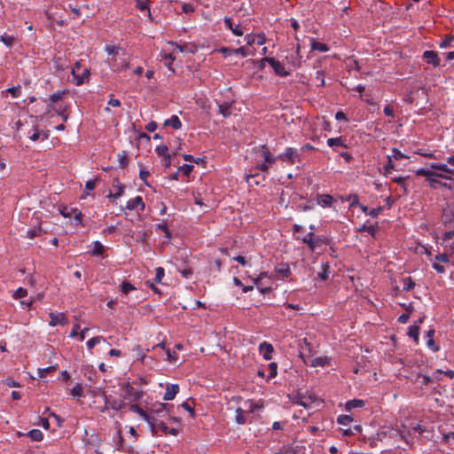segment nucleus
I'll return each mask as SVG.
<instances>
[{
    "instance_id": "6e6552de",
    "label": "nucleus",
    "mask_w": 454,
    "mask_h": 454,
    "mask_svg": "<svg viewBox=\"0 0 454 454\" xmlns=\"http://www.w3.org/2000/svg\"><path fill=\"white\" fill-rule=\"evenodd\" d=\"M123 389L134 402H137L143 397L144 392L136 389L129 382L124 384Z\"/></svg>"
},
{
    "instance_id": "13d9d810",
    "label": "nucleus",
    "mask_w": 454,
    "mask_h": 454,
    "mask_svg": "<svg viewBox=\"0 0 454 454\" xmlns=\"http://www.w3.org/2000/svg\"><path fill=\"white\" fill-rule=\"evenodd\" d=\"M150 176V173L148 170H145V169H141L140 172H139V177L140 179L144 182V184L147 186H149L150 184H148L147 182V178L148 176Z\"/></svg>"
},
{
    "instance_id": "e433bc0d",
    "label": "nucleus",
    "mask_w": 454,
    "mask_h": 454,
    "mask_svg": "<svg viewBox=\"0 0 454 454\" xmlns=\"http://www.w3.org/2000/svg\"><path fill=\"white\" fill-rule=\"evenodd\" d=\"M42 234H43V230L39 226V227L33 228V229H29L27 231L26 237L28 239H34L35 237L41 236Z\"/></svg>"
},
{
    "instance_id": "9d476101",
    "label": "nucleus",
    "mask_w": 454,
    "mask_h": 454,
    "mask_svg": "<svg viewBox=\"0 0 454 454\" xmlns=\"http://www.w3.org/2000/svg\"><path fill=\"white\" fill-rule=\"evenodd\" d=\"M274 351L273 346L267 342L262 341L259 345V352L262 356L263 359L269 361L272 359V353Z\"/></svg>"
},
{
    "instance_id": "a878e982",
    "label": "nucleus",
    "mask_w": 454,
    "mask_h": 454,
    "mask_svg": "<svg viewBox=\"0 0 454 454\" xmlns=\"http://www.w3.org/2000/svg\"><path fill=\"white\" fill-rule=\"evenodd\" d=\"M430 168L434 170H439L449 175H454V169L450 168L447 164L431 163Z\"/></svg>"
},
{
    "instance_id": "6ab92c4d",
    "label": "nucleus",
    "mask_w": 454,
    "mask_h": 454,
    "mask_svg": "<svg viewBox=\"0 0 454 454\" xmlns=\"http://www.w3.org/2000/svg\"><path fill=\"white\" fill-rule=\"evenodd\" d=\"M178 392L179 386L177 384L168 385L163 399L166 401L173 400Z\"/></svg>"
},
{
    "instance_id": "f704fd0d",
    "label": "nucleus",
    "mask_w": 454,
    "mask_h": 454,
    "mask_svg": "<svg viewBox=\"0 0 454 454\" xmlns=\"http://www.w3.org/2000/svg\"><path fill=\"white\" fill-rule=\"evenodd\" d=\"M236 422L240 425H244L247 423V419L245 417V410L242 408H238L236 410Z\"/></svg>"
},
{
    "instance_id": "603ef678",
    "label": "nucleus",
    "mask_w": 454,
    "mask_h": 454,
    "mask_svg": "<svg viewBox=\"0 0 454 454\" xmlns=\"http://www.w3.org/2000/svg\"><path fill=\"white\" fill-rule=\"evenodd\" d=\"M120 167L124 168L128 165V156L126 152H122L118 155Z\"/></svg>"
},
{
    "instance_id": "5fc2aeb1",
    "label": "nucleus",
    "mask_w": 454,
    "mask_h": 454,
    "mask_svg": "<svg viewBox=\"0 0 454 454\" xmlns=\"http://www.w3.org/2000/svg\"><path fill=\"white\" fill-rule=\"evenodd\" d=\"M102 340V337H93L91 339H90L87 343H86V346L89 349H91L93 348L97 344H98Z\"/></svg>"
},
{
    "instance_id": "a211bd4d",
    "label": "nucleus",
    "mask_w": 454,
    "mask_h": 454,
    "mask_svg": "<svg viewBox=\"0 0 454 454\" xmlns=\"http://www.w3.org/2000/svg\"><path fill=\"white\" fill-rule=\"evenodd\" d=\"M129 410L137 413L147 423L153 421V415L145 412L138 404H131Z\"/></svg>"
},
{
    "instance_id": "680f3d73",
    "label": "nucleus",
    "mask_w": 454,
    "mask_h": 454,
    "mask_svg": "<svg viewBox=\"0 0 454 454\" xmlns=\"http://www.w3.org/2000/svg\"><path fill=\"white\" fill-rule=\"evenodd\" d=\"M418 378H422V381H421V385L422 386H427L428 385L429 383L433 382L434 381V379L427 376V375H422V374H418Z\"/></svg>"
},
{
    "instance_id": "774afa93",
    "label": "nucleus",
    "mask_w": 454,
    "mask_h": 454,
    "mask_svg": "<svg viewBox=\"0 0 454 454\" xmlns=\"http://www.w3.org/2000/svg\"><path fill=\"white\" fill-rule=\"evenodd\" d=\"M182 276L185 278H190L192 275V270L190 267L184 268V270H179Z\"/></svg>"
},
{
    "instance_id": "0e129e2a",
    "label": "nucleus",
    "mask_w": 454,
    "mask_h": 454,
    "mask_svg": "<svg viewBox=\"0 0 454 454\" xmlns=\"http://www.w3.org/2000/svg\"><path fill=\"white\" fill-rule=\"evenodd\" d=\"M4 384L10 387H18L20 384L15 381L12 378H7L4 380Z\"/></svg>"
},
{
    "instance_id": "69168bd1",
    "label": "nucleus",
    "mask_w": 454,
    "mask_h": 454,
    "mask_svg": "<svg viewBox=\"0 0 454 454\" xmlns=\"http://www.w3.org/2000/svg\"><path fill=\"white\" fill-rule=\"evenodd\" d=\"M435 260L440 262H443V263H447L449 262V256L448 254H439L435 256Z\"/></svg>"
},
{
    "instance_id": "3c124183",
    "label": "nucleus",
    "mask_w": 454,
    "mask_h": 454,
    "mask_svg": "<svg viewBox=\"0 0 454 454\" xmlns=\"http://www.w3.org/2000/svg\"><path fill=\"white\" fill-rule=\"evenodd\" d=\"M27 295V291L23 287H19L13 294L14 299H20Z\"/></svg>"
},
{
    "instance_id": "b1692460",
    "label": "nucleus",
    "mask_w": 454,
    "mask_h": 454,
    "mask_svg": "<svg viewBox=\"0 0 454 454\" xmlns=\"http://www.w3.org/2000/svg\"><path fill=\"white\" fill-rule=\"evenodd\" d=\"M168 413V411H167V404L165 403H158V404H155L153 408L150 409V413L151 415L153 414H158L161 417H165Z\"/></svg>"
},
{
    "instance_id": "4d7b16f0",
    "label": "nucleus",
    "mask_w": 454,
    "mask_h": 454,
    "mask_svg": "<svg viewBox=\"0 0 454 454\" xmlns=\"http://www.w3.org/2000/svg\"><path fill=\"white\" fill-rule=\"evenodd\" d=\"M164 277V269L162 267H158L156 269V273L154 277V280L158 283L161 282L162 278Z\"/></svg>"
},
{
    "instance_id": "0eeeda50",
    "label": "nucleus",
    "mask_w": 454,
    "mask_h": 454,
    "mask_svg": "<svg viewBox=\"0 0 454 454\" xmlns=\"http://www.w3.org/2000/svg\"><path fill=\"white\" fill-rule=\"evenodd\" d=\"M148 425L150 426L151 432L153 435H155L159 430L161 431L165 434H168V427L167 426V424L159 420L153 415V421L148 422Z\"/></svg>"
},
{
    "instance_id": "f03ea898",
    "label": "nucleus",
    "mask_w": 454,
    "mask_h": 454,
    "mask_svg": "<svg viewBox=\"0 0 454 454\" xmlns=\"http://www.w3.org/2000/svg\"><path fill=\"white\" fill-rule=\"evenodd\" d=\"M297 240L306 244L311 252L323 245H328L329 239L325 236H316L313 231H309L305 237L296 236Z\"/></svg>"
},
{
    "instance_id": "7c9ffc66",
    "label": "nucleus",
    "mask_w": 454,
    "mask_h": 454,
    "mask_svg": "<svg viewBox=\"0 0 454 454\" xmlns=\"http://www.w3.org/2000/svg\"><path fill=\"white\" fill-rule=\"evenodd\" d=\"M231 103H223L219 105V114H221L224 118L229 117L231 114Z\"/></svg>"
},
{
    "instance_id": "1a4fd4ad",
    "label": "nucleus",
    "mask_w": 454,
    "mask_h": 454,
    "mask_svg": "<svg viewBox=\"0 0 454 454\" xmlns=\"http://www.w3.org/2000/svg\"><path fill=\"white\" fill-rule=\"evenodd\" d=\"M49 325L51 326H56L58 325H66L68 323V319L64 313H54L51 312Z\"/></svg>"
},
{
    "instance_id": "c756f323",
    "label": "nucleus",
    "mask_w": 454,
    "mask_h": 454,
    "mask_svg": "<svg viewBox=\"0 0 454 454\" xmlns=\"http://www.w3.org/2000/svg\"><path fill=\"white\" fill-rule=\"evenodd\" d=\"M276 271L284 278L291 275V270L287 264H279L276 267Z\"/></svg>"
},
{
    "instance_id": "f257e3e1",
    "label": "nucleus",
    "mask_w": 454,
    "mask_h": 454,
    "mask_svg": "<svg viewBox=\"0 0 454 454\" xmlns=\"http://www.w3.org/2000/svg\"><path fill=\"white\" fill-rule=\"evenodd\" d=\"M105 51L107 53L106 61L113 71H121L129 67V61L125 58V51L122 48L107 44Z\"/></svg>"
},
{
    "instance_id": "c03bdc74",
    "label": "nucleus",
    "mask_w": 454,
    "mask_h": 454,
    "mask_svg": "<svg viewBox=\"0 0 454 454\" xmlns=\"http://www.w3.org/2000/svg\"><path fill=\"white\" fill-rule=\"evenodd\" d=\"M104 253V246L99 241L94 242L92 255H102Z\"/></svg>"
},
{
    "instance_id": "de8ad7c7",
    "label": "nucleus",
    "mask_w": 454,
    "mask_h": 454,
    "mask_svg": "<svg viewBox=\"0 0 454 454\" xmlns=\"http://www.w3.org/2000/svg\"><path fill=\"white\" fill-rule=\"evenodd\" d=\"M245 407L247 408V411L250 412V413H253L256 410L262 408V406H260L259 404L254 403H252L250 401H247V402L245 403Z\"/></svg>"
},
{
    "instance_id": "8fccbe9b",
    "label": "nucleus",
    "mask_w": 454,
    "mask_h": 454,
    "mask_svg": "<svg viewBox=\"0 0 454 454\" xmlns=\"http://www.w3.org/2000/svg\"><path fill=\"white\" fill-rule=\"evenodd\" d=\"M161 58L163 59H165L167 62L165 63V65L170 68V65L171 63L175 60L176 57L172 54V53H166V52H163L161 53Z\"/></svg>"
},
{
    "instance_id": "2f4dec72",
    "label": "nucleus",
    "mask_w": 454,
    "mask_h": 454,
    "mask_svg": "<svg viewBox=\"0 0 454 454\" xmlns=\"http://www.w3.org/2000/svg\"><path fill=\"white\" fill-rule=\"evenodd\" d=\"M27 435L35 442H40L43 438V434L39 429H32L27 433Z\"/></svg>"
},
{
    "instance_id": "9b49d317",
    "label": "nucleus",
    "mask_w": 454,
    "mask_h": 454,
    "mask_svg": "<svg viewBox=\"0 0 454 454\" xmlns=\"http://www.w3.org/2000/svg\"><path fill=\"white\" fill-rule=\"evenodd\" d=\"M105 405L106 409L120 411L125 406V403L122 400L112 399L111 397L105 395Z\"/></svg>"
},
{
    "instance_id": "20e7f679",
    "label": "nucleus",
    "mask_w": 454,
    "mask_h": 454,
    "mask_svg": "<svg viewBox=\"0 0 454 454\" xmlns=\"http://www.w3.org/2000/svg\"><path fill=\"white\" fill-rule=\"evenodd\" d=\"M416 175L419 176H425L430 186L433 188H435L436 184H441L437 179V176H435V171L421 168L416 170Z\"/></svg>"
},
{
    "instance_id": "cd10ccee",
    "label": "nucleus",
    "mask_w": 454,
    "mask_h": 454,
    "mask_svg": "<svg viewBox=\"0 0 454 454\" xmlns=\"http://www.w3.org/2000/svg\"><path fill=\"white\" fill-rule=\"evenodd\" d=\"M327 145L334 150L340 146H346L341 137H331L327 140Z\"/></svg>"
},
{
    "instance_id": "f8f14e48",
    "label": "nucleus",
    "mask_w": 454,
    "mask_h": 454,
    "mask_svg": "<svg viewBox=\"0 0 454 454\" xmlns=\"http://www.w3.org/2000/svg\"><path fill=\"white\" fill-rule=\"evenodd\" d=\"M442 220L443 224L448 227L451 228L454 226V208H445L442 212Z\"/></svg>"
},
{
    "instance_id": "e2e57ef3",
    "label": "nucleus",
    "mask_w": 454,
    "mask_h": 454,
    "mask_svg": "<svg viewBox=\"0 0 454 454\" xmlns=\"http://www.w3.org/2000/svg\"><path fill=\"white\" fill-rule=\"evenodd\" d=\"M382 207H378L376 208L370 209V212H368V215L372 217H378V215L382 212Z\"/></svg>"
},
{
    "instance_id": "864d4df0",
    "label": "nucleus",
    "mask_w": 454,
    "mask_h": 454,
    "mask_svg": "<svg viewBox=\"0 0 454 454\" xmlns=\"http://www.w3.org/2000/svg\"><path fill=\"white\" fill-rule=\"evenodd\" d=\"M82 394H83V388L80 384H77L76 386H74L71 390V395L73 396L81 397V396H82Z\"/></svg>"
},
{
    "instance_id": "7ed1b4c3",
    "label": "nucleus",
    "mask_w": 454,
    "mask_h": 454,
    "mask_svg": "<svg viewBox=\"0 0 454 454\" xmlns=\"http://www.w3.org/2000/svg\"><path fill=\"white\" fill-rule=\"evenodd\" d=\"M278 160H280L284 162H288L289 164H294L295 162L301 161V156L298 153L297 150L293 147H286L285 152L278 154L277 156Z\"/></svg>"
},
{
    "instance_id": "09e8293b",
    "label": "nucleus",
    "mask_w": 454,
    "mask_h": 454,
    "mask_svg": "<svg viewBox=\"0 0 454 454\" xmlns=\"http://www.w3.org/2000/svg\"><path fill=\"white\" fill-rule=\"evenodd\" d=\"M389 157H391V160H399L406 158V156L396 148L392 149V154Z\"/></svg>"
},
{
    "instance_id": "bf43d9fd",
    "label": "nucleus",
    "mask_w": 454,
    "mask_h": 454,
    "mask_svg": "<svg viewBox=\"0 0 454 454\" xmlns=\"http://www.w3.org/2000/svg\"><path fill=\"white\" fill-rule=\"evenodd\" d=\"M72 213L74 215V221L76 223L78 224H82V214L80 210H78L77 208H74L72 209Z\"/></svg>"
},
{
    "instance_id": "dca6fc26",
    "label": "nucleus",
    "mask_w": 454,
    "mask_h": 454,
    "mask_svg": "<svg viewBox=\"0 0 454 454\" xmlns=\"http://www.w3.org/2000/svg\"><path fill=\"white\" fill-rule=\"evenodd\" d=\"M261 155L264 158V161L273 164L278 160L277 157L273 156L266 145H260L258 148Z\"/></svg>"
},
{
    "instance_id": "39448f33",
    "label": "nucleus",
    "mask_w": 454,
    "mask_h": 454,
    "mask_svg": "<svg viewBox=\"0 0 454 454\" xmlns=\"http://www.w3.org/2000/svg\"><path fill=\"white\" fill-rule=\"evenodd\" d=\"M71 74L74 77V82L77 86H81L89 81L90 70L87 67H84L81 72L75 71V68H72Z\"/></svg>"
},
{
    "instance_id": "5701e85b",
    "label": "nucleus",
    "mask_w": 454,
    "mask_h": 454,
    "mask_svg": "<svg viewBox=\"0 0 454 454\" xmlns=\"http://www.w3.org/2000/svg\"><path fill=\"white\" fill-rule=\"evenodd\" d=\"M224 24L228 29H230L233 35L237 36H241L243 35V31L239 28V26H233L231 22V19L229 17H224L223 19Z\"/></svg>"
},
{
    "instance_id": "052dcab7",
    "label": "nucleus",
    "mask_w": 454,
    "mask_h": 454,
    "mask_svg": "<svg viewBox=\"0 0 454 454\" xmlns=\"http://www.w3.org/2000/svg\"><path fill=\"white\" fill-rule=\"evenodd\" d=\"M7 92H9L13 98H18L20 95V87H12L7 90Z\"/></svg>"
},
{
    "instance_id": "c9c22d12",
    "label": "nucleus",
    "mask_w": 454,
    "mask_h": 454,
    "mask_svg": "<svg viewBox=\"0 0 454 454\" xmlns=\"http://www.w3.org/2000/svg\"><path fill=\"white\" fill-rule=\"evenodd\" d=\"M419 326L417 325H411L409 328L408 335L413 338L416 342L419 340Z\"/></svg>"
},
{
    "instance_id": "423d86ee",
    "label": "nucleus",
    "mask_w": 454,
    "mask_h": 454,
    "mask_svg": "<svg viewBox=\"0 0 454 454\" xmlns=\"http://www.w3.org/2000/svg\"><path fill=\"white\" fill-rule=\"evenodd\" d=\"M268 63L273 68L276 75L286 77L290 74V72L286 71L285 66L278 59L271 58L270 59H268Z\"/></svg>"
},
{
    "instance_id": "393cba45",
    "label": "nucleus",
    "mask_w": 454,
    "mask_h": 454,
    "mask_svg": "<svg viewBox=\"0 0 454 454\" xmlns=\"http://www.w3.org/2000/svg\"><path fill=\"white\" fill-rule=\"evenodd\" d=\"M286 59L288 60L289 63H291L294 67H298L300 66V59H301V57H300V45L297 44V48H296V51L292 53L290 56H287L286 57Z\"/></svg>"
},
{
    "instance_id": "473e14b6",
    "label": "nucleus",
    "mask_w": 454,
    "mask_h": 454,
    "mask_svg": "<svg viewBox=\"0 0 454 454\" xmlns=\"http://www.w3.org/2000/svg\"><path fill=\"white\" fill-rule=\"evenodd\" d=\"M364 402L363 400L353 399V400L347 402L346 408L348 410H351L353 408H362V407H364Z\"/></svg>"
},
{
    "instance_id": "f3484780",
    "label": "nucleus",
    "mask_w": 454,
    "mask_h": 454,
    "mask_svg": "<svg viewBox=\"0 0 454 454\" xmlns=\"http://www.w3.org/2000/svg\"><path fill=\"white\" fill-rule=\"evenodd\" d=\"M113 187L116 189L114 193H110L108 198L110 199H119L122 196L125 186L119 181L118 178L114 179Z\"/></svg>"
},
{
    "instance_id": "4c0bfd02",
    "label": "nucleus",
    "mask_w": 454,
    "mask_h": 454,
    "mask_svg": "<svg viewBox=\"0 0 454 454\" xmlns=\"http://www.w3.org/2000/svg\"><path fill=\"white\" fill-rule=\"evenodd\" d=\"M453 41H454V35H446L445 37L442 39V41L439 43V46L441 48H448L451 45Z\"/></svg>"
},
{
    "instance_id": "c85d7f7f",
    "label": "nucleus",
    "mask_w": 454,
    "mask_h": 454,
    "mask_svg": "<svg viewBox=\"0 0 454 454\" xmlns=\"http://www.w3.org/2000/svg\"><path fill=\"white\" fill-rule=\"evenodd\" d=\"M311 49L320 52H326L329 51V47L325 43L317 42L314 39H311Z\"/></svg>"
},
{
    "instance_id": "412c9836",
    "label": "nucleus",
    "mask_w": 454,
    "mask_h": 454,
    "mask_svg": "<svg viewBox=\"0 0 454 454\" xmlns=\"http://www.w3.org/2000/svg\"><path fill=\"white\" fill-rule=\"evenodd\" d=\"M317 204L323 207H332L334 200L329 194H317Z\"/></svg>"
},
{
    "instance_id": "338daca9",
    "label": "nucleus",
    "mask_w": 454,
    "mask_h": 454,
    "mask_svg": "<svg viewBox=\"0 0 454 454\" xmlns=\"http://www.w3.org/2000/svg\"><path fill=\"white\" fill-rule=\"evenodd\" d=\"M453 238H454V228L444 232L443 242L452 239Z\"/></svg>"
},
{
    "instance_id": "4be33fe9",
    "label": "nucleus",
    "mask_w": 454,
    "mask_h": 454,
    "mask_svg": "<svg viewBox=\"0 0 454 454\" xmlns=\"http://www.w3.org/2000/svg\"><path fill=\"white\" fill-rule=\"evenodd\" d=\"M165 127H172L174 129H180L182 128V122L177 115H172L169 119L164 121Z\"/></svg>"
},
{
    "instance_id": "79ce46f5",
    "label": "nucleus",
    "mask_w": 454,
    "mask_h": 454,
    "mask_svg": "<svg viewBox=\"0 0 454 454\" xmlns=\"http://www.w3.org/2000/svg\"><path fill=\"white\" fill-rule=\"evenodd\" d=\"M57 370V366L56 365H51V366H49V367H46V368H40L38 369V376L40 378H44L47 376V374L51 372H53V371H56Z\"/></svg>"
},
{
    "instance_id": "aec40b11",
    "label": "nucleus",
    "mask_w": 454,
    "mask_h": 454,
    "mask_svg": "<svg viewBox=\"0 0 454 454\" xmlns=\"http://www.w3.org/2000/svg\"><path fill=\"white\" fill-rule=\"evenodd\" d=\"M316 400V396L309 395L306 396L303 394H298L296 403L303 406L304 408H309L310 404Z\"/></svg>"
},
{
    "instance_id": "72a5a7b5",
    "label": "nucleus",
    "mask_w": 454,
    "mask_h": 454,
    "mask_svg": "<svg viewBox=\"0 0 454 454\" xmlns=\"http://www.w3.org/2000/svg\"><path fill=\"white\" fill-rule=\"evenodd\" d=\"M0 41L3 42L7 47H12L16 41L15 36L4 34L0 36Z\"/></svg>"
},
{
    "instance_id": "a18cd8bd",
    "label": "nucleus",
    "mask_w": 454,
    "mask_h": 454,
    "mask_svg": "<svg viewBox=\"0 0 454 454\" xmlns=\"http://www.w3.org/2000/svg\"><path fill=\"white\" fill-rule=\"evenodd\" d=\"M403 291H410L415 286V283L410 277L403 278Z\"/></svg>"
},
{
    "instance_id": "2eb2a0df",
    "label": "nucleus",
    "mask_w": 454,
    "mask_h": 454,
    "mask_svg": "<svg viewBox=\"0 0 454 454\" xmlns=\"http://www.w3.org/2000/svg\"><path fill=\"white\" fill-rule=\"evenodd\" d=\"M52 62L55 70L58 72L64 71L68 67V62L63 56H55Z\"/></svg>"
},
{
    "instance_id": "6e6d98bb",
    "label": "nucleus",
    "mask_w": 454,
    "mask_h": 454,
    "mask_svg": "<svg viewBox=\"0 0 454 454\" xmlns=\"http://www.w3.org/2000/svg\"><path fill=\"white\" fill-rule=\"evenodd\" d=\"M193 169V166L190 164H184L179 168V171H181L184 176H189Z\"/></svg>"
},
{
    "instance_id": "37998d69",
    "label": "nucleus",
    "mask_w": 454,
    "mask_h": 454,
    "mask_svg": "<svg viewBox=\"0 0 454 454\" xmlns=\"http://www.w3.org/2000/svg\"><path fill=\"white\" fill-rule=\"evenodd\" d=\"M135 289H136L135 286L128 281H123L121 285V291L124 294H127L130 291L135 290Z\"/></svg>"
},
{
    "instance_id": "49530a36",
    "label": "nucleus",
    "mask_w": 454,
    "mask_h": 454,
    "mask_svg": "<svg viewBox=\"0 0 454 454\" xmlns=\"http://www.w3.org/2000/svg\"><path fill=\"white\" fill-rule=\"evenodd\" d=\"M358 232H368L372 236H374L376 233V227L373 225L366 226L365 224L362 225L358 230Z\"/></svg>"
},
{
    "instance_id": "bb28decb",
    "label": "nucleus",
    "mask_w": 454,
    "mask_h": 454,
    "mask_svg": "<svg viewBox=\"0 0 454 454\" xmlns=\"http://www.w3.org/2000/svg\"><path fill=\"white\" fill-rule=\"evenodd\" d=\"M66 94V91L65 90H58L56 92H54L53 94H51L49 98V100H50V104L48 105V108H53V104L56 103L57 101L60 100L63 96Z\"/></svg>"
},
{
    "instance_id": "58836bf2",
    "label": "nucleus",
    "mask_w": 454,
    "mask_h": 454,
    "mask_svg": "<svg viewBox=\"0 0 454 454\" xmlns=\"http://www.w3.org/2000/svg\"><path fill=\"white\" fill-rule=\"evenodd\" d=\"M353 421V418L349 415H340L337 419V422L342 426H348Z\"/></svg>"
},
{
    "instance_id": "a19ab883",
    "label": "nucleus",
    "mask_w": 454,
    "mask_h": 454,
    "mask_svg": "<svg viewBox=\"0 0 454 454\" xmlns=\"http://www.w3.org/2000/svg\"><path fill=\"white\" fill-rule=\"evenodd\" d=\"M168 148L165 145H158L155 148V152L159 156H162L163 158H166L167 156H170V154L168 153Z\"/></svg>"
},
{
    "instance_id": "4468645a",
    "label": "nucleus",
    "mask_w": 454,
    "mask_h": 454,
    "mask_svg": "<svg viewBox=\"0 0 454 454\" xmlns=\"http://www.w3.org/2000/svg\"><path fill=\"white\" fill-rule=\"evenodd\" d=\"M423 58L428 64H432L434 67L440 66V59L434 51H425Z\"/></svg>"
},
{
    "instance_id": "ea45409f",
    "label": "nucleus",
    "mask_w": 454,
    "mask_h": 454,
    "mask_svg": "<svg viewBox=\"0 0 454 454\" xmlns=\"http://www.w3.org/2000/svg\"><path fill=\"white\" fill-rule=\"evenodd\" d=\"M268 369L270 371L268 378L269 379L275 378L277 376V374H278V364L275 363V362H272V363L269 364Z\"/></svg>"
},
{
    "instance_id": "ddd939ff",
    "label": "nucleus",
    "mask_w": 454,
    "mask_h": 454,
    "mask_svg": "<svg viewBox=\"0 0 454 454\" xmlns=\"http://www.w3.org/2000/svg\"><path fill=\"white\" fill-rule=\"evenodd\" d=\"M126 207L129 210H134V209L139 207V209L141 211H144L145 208V203L143 201L142 197L141 196H137V197L132 198L129 200H128Z\"/></svg>"
}]
</instances>
